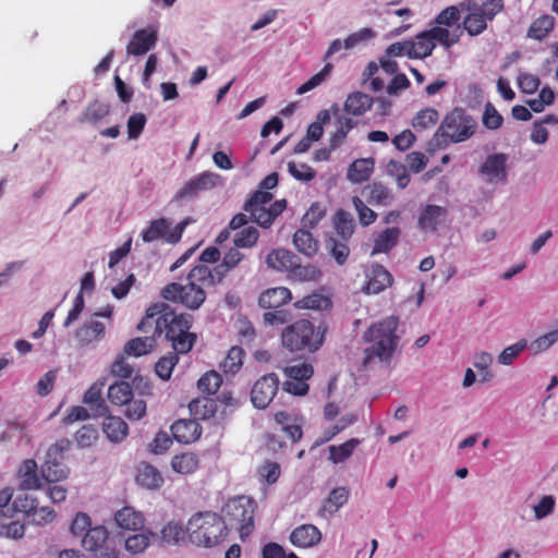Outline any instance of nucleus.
<instances>
[{"label":"nucleus","mask_w":558,"mask_h":558,"mask_svg":"<svg viewBox=\"0 0 558 558\" xmlns=\"http://www.w3.org/2000/svg\"><path fill=\"white\" fill-rule=\"evenodd\" d=\"M477 121L462 108H454L442 119L426 146V150L434 154L445 149L450 143L458 144L470 140L476 132Z\"/></svg>","instance_id":"obj_1"},{"label":"nucleus","mask_w":558,"mask_h":558,"mask_svg":"<svg viewBox=\"0 0 558 558\" xmlns=\"http://www.w3.org/2000/svg\"><path fill=\"white\" fill-rule=\"evenodd\" d=\"M399 318L395 315L388 316L380 322L372 324L364 332V341L369 345L364 350L363 364L367 366L373 360L389 363L396 351L399 337L396 331Z\"/></svg>","instance_id":"obj_2"},{"label":"nucleus","mask_w":558,"mask_h":558,"mask_svg":"<svg viewBox=\"0 0 558 558\" xmlns=\"http://www.w3.org/2000/svg\"><path fill=\"white\" fill-rule=\"evenodd\" d=\"M228 532L226 520L214 511H198L186 523L190 543L201 548L218 546L227 538Z\"/></svg>","instance_id":"obj_3"},{"label":"nucleus","mask_w":558,"mask_h":558,"mask_svg":"<svg viewBox=\"0 0 558 558\" xmlns=\"http://www.w3.org/2000/svg\"><path fill=\"white\" fill-rule=\"evenodd\" d=\"M193 316L191 314H175L170 306L168 313L156 323L157 336L165 332L166 339L171 342V347L177 354L189 353L197 340V336L191 332Z\"/></svg>","instance_id":"obj_4"},{"label":"nucleus","mask_w":558,"mask_h":558,"mask_svg":"<svg viewBox=\"0 0 558 558\" xmlns=\"http://www.w3.org/2000/svg\"><path fill=\"white\" fill-rule=\"evenodd\" d=\"M326 332L325 323L315 326L311 320L300 319L283 329L281 340L283 347L291 352L314 353L323 345Z\"/></svg>","instance_id":"obj_5"},{"label":"nucleus","mask_w":558,"mask_h":558,"mask_svg":"<svg viewBox=\"0 0 558 558\" xmlns=\"http://www.w3.org/2000/svg\"><path fill=\"white\" fill-rule=\"evenodd\" d=\"M256 502L247 496H236L229 499L221 512L227 524L236 526L242 541L254 531V513Z\"/></svg>","instance_id":"obj_6"},{"label":"nucleus","mask_w":558,"mask_h":558,"mask_svg":"<svg viewBox=\"0 0 558 558\" xmlns=\"http://www.w3.org/2000/svg\"><path fill=\"white\" fill-rule=\"evenodd\" d=\"M163 300L180 303L184 307L196 311L206 300V292L199 284L190 283L182 284L179 282L168 283L160 292Z\"/></svg>","instance_id":"obj_7"},{"label":"nucleus","mask_w":558,"mask_h":558,"mask_svg":"<svg viewBox=\"0 0 558 558\" xmlns=\"http://www.w3.org/2000/svg\"><path fill=\"white\" fill-rule=\"evenodd\" d=\"M82 546L96 554L98 558H117L118 551L109 539V532L104 525L89 527L82 538Z\"/></svg>","instance_id":"obj_8"},{"label":"nucleus","mask_w":558,"mask_h":558,"mask_svg":"<svg viewBox=\"0 0 558 558\" xmlns=\"http://www.w3.org/2000/svg\"><path fill=\"white\" fill-rule=\"evenodd\" d=\"M220 175L214 172L205 171L193 177L180 190L177 191L172 201L177 203H187L194 201L202 192L209 191L217 185Z\"/></svg>","instance_id":"obj_9"},{"label":"nucleus","mask_w":558,"mask_h":558,"mask_svg":"<svg viewBox=\"0 0 558 558\" xmlns=\"http://www.w3.org/2000/svg\"><path fill=\"white\" fill-rule=\"evenodd\" d=\"M279 377L269 373L258 378L251 389V401L256 409H266L275 398L279 388Z\"/></svg>","instance_id":"obj_10"},{"label":"nucleus","mask_w":558,"mask_h":558,"mask_svg":"<svg viewBox=\"0 0 558 558\" xmlns=\"http://www.w3.org/2000/svg\"><path fill=\"white\" fill-rule=\"evenodd\" d=\"M508 155L505 153H495L486 157L478 169V173L487 183H505L508 178Z\"/></svg>","instance_id":"obj_11"},{"label":"nucleus","mask_w":558,"mask_h":558,"mask_svg":"<svg viewBox=\"0 0 558 558\" xmlns=\"http://www.w3.org/2000/svg\"><path fill=\"white\" fill-rule=\"evenodd\" d=\"M158 40V32L154 26L138 29L126 46L128 54L143 56L155 48Z\"/></svg>","instance_id":"obj_12"},{"label":"nucleus","mask_w":558,"mask_h":558,"mask_svg":"<svg viewBox=\"0 0 558 558\" xmlns=\"http://www.w3.org/2000/svg\"><path fill=\"white\" fill-rule=\"evenodd\" d=\"M448 215L447 208L438 205H426L417 220V227L425 232H436Z\"/></svg>","instance_id":"obj_13"},{"label":"nucleus","mask_w":558,"mask_h":558,"mask_svg":"<svg viewBox=\"0 0 558 558\" xmlns=\"http://www.w3.org/2000/svg\"><path fill=\"white\" fill-rule=\"evenodd\" d=\"M266 264L274 270L292 272L299 266V256L289 250L276 248L267 255Z\"/></svg>","instance_id":"obj_14"},{"label":"nucleus","mask_w":558,"mask_h":558,"mask_svg":"<svg viewBox=\"0 0 558 558\" xmlns=\"http://www.w3.org/2000/svg\"><path fill=\"white\" fill-rule=\"evenodd\" d=\"M173 438L181 444H190L202 435V427L195 420H178L171 425Z\"/></svg>","instance_id":"obj_15"},{"label":"nucleus","mask_w":558,"mask_h":558,"mask_svg":"<svg viewBox=\"0 0 558 558\" xmlns=\"http://www.w3.org/2000/svg\"><path fill=\"white\" fill-rule=\"evenodd\" d=\"M367 277L365 291L372 294L380 293L393 281L391 274L380 264L373 265Z\"/></svg>","instance_id":"obj_16"},{"label":"nucleus","mask_w":558,"mask_h":558,"mask_svg":"<svg viewBox=\"0 0 558 558\" xmlns=\"http://www.w3.org/2000/svg\"><path fill=\"white\" fill-rule=\"evenodd\" d=\"M322 539L320 531L313 524H303L295 527L291 535L290 542L296 547H312Z\"/></svg>","instance_id":"obj_17"},{"label":"nucleus","mask_w":558,"mask_h":558,"mask_svg":"<svg viewBox=\"0 0 558 558\" xmlns=\"http://www.w3.org/2000/svg\"><path fill=\"white\" fill-rule=\"evenodd\" d=\"M292 299L291 291L284 287L266 290L259 295L258 304L263 308H279Z\"/></svg>","instance_id":"obj_18"},{"label":"nucleus","mask_w":558,"mask_h":558,"mask_svg":"<svg viewBox=\"0 0 558 558\" xmlns=\"http://www.w3.org/2000/svg\"><path fill=\"white\" fill-rule=\"evenodd\" d=\"M187 537L186 525L181 522L170 520L160 531V535L156 539L160 541L163 545H181Z\"/></svg>","instance_id":"obj_19"},{"label":"nucleus","mask_w":558,"mask_h":558,"mask_svg":"<svg viewBox=\"0 0 558 558\" xmlns=\"http://www.w3.org/2000/svg\"><path fill=\"white\" fill-rule=\"evenodd\" d=\"M333 227L335 231L327 235H333L338 239L350 241L354 233L355 222L350 213L339 209L333 217Z\"/></svg>","instance_id":"obj_20"},{"label":"nucleus","mask_w":558,"mask_h":558,"mask_svg":"<svg viewBox=\"0 0 558 558\" xmlns=\"http://www.w3.org/2000/svg\"><path fill=\"white\" fill-rule=\"evenodd\" d=\"M41 477L48 483L59 482L66 478L69 469L63 462V459L56 458L53 461L52 457L46 454L45 462L40 469Z\"/></svg>","instance_id":"obj_21"},{"label":"nucleus","mask_w":558,"mask_h":558,"mask_svg":"<svg viewBox=\"0 0 558 558\" xmlns=\"http://www.w3.org/2000/svg\"><path fill=\"white\" fill-rule=\"evenodd\" d=\"M136 482L147 489H157L163 483V478L157 468L142 462L137 468Z\"/></svg>","instance_id":"obj_22"},{"label":"nucleus","mask_w":558,"mask_h":558,"mask_svg":"<svg viewBox=\"0 0 558 558\" xmlns=\"http://www.w3.org/2000/svg\"><path fill=\"white\" fill-rule=\"evenodd\" d=\"M102 430L111 442L119 444L128 436L129 426L120 416L108 415L102 423Z\"/></svg>","instance_id":"obj_23"},{"label":"nucleus","mask_w":558,"mask_h":558,"mask_svg":"<svg viewBox=\"0 0 558 558\" xmlns=\"http://www.w3.org/2000/svg\"><path fill=\"white\" fill-rule=\"evenodd\" d=\"M105 325L101 322L90 318L76 329L75 338L81 345H87L105 335Z\"/></svg>","instance_id":"obj_24"},{"label":"nucleus","mask_w":558,"mask_h":558,"mask_svg":"<svg viewBox=\"0 0 558 558\" xmlns=\"http://www.w3.org/2000/svg\"><path fill=\"white\" fill-rule=\"evenodd\" d=\"M104 385V381L93 384L83 397V402L89 404L95 412L94 416H106L109 413V408L101 398Z\"/></svg>","instance_id":"obj_25"},{"label":"nucleus","mask_w":558,"mask_h":558,"mask_svg":"<svg viewBox=\"0 0 558 558\" xmlns=\"http://www.w3.org/2000/svg\"><path fill=\"white\" fill-rule=\"evenodd\" d=\"M117 524L124 530L137 531L144 526V515L132 507H124L116 512Z\"/></svg>","instance_id":"obj_26"},{"label":"nucleus","mask_w":558,"mask_h":558,"mask_svg":"<svg viewBox=\"0 0 558 558\" xmlns=\"http://www.w3.org/2000/svg\"><path fill=\"white\" fill-rule=\"evenodd\" d=\"M374 98L362 92H353L344 101V111L352 116H362L372 108Z\"/></svg>","instance_id":"obj_27"},{"label":"nucleus","mask_w":558,"mask_h":558,"mask_svg":"<svg viewBox=\"0 0 558 558\" xmlns=\"http://www.w3.org/2000/svg\"><path fill=\"white\" fill-rule=\"evenodd\" d=\"M401 235V231L397 227L387 228L383 230L374 240V246L372 250V255L388 253L390 252L399 242Z\"/></svg>","instance_id":"obj_28"},{"label":"nucleus","mask_w":558,"mask_h":558,"mask_svg":"<svg viewBox=\"0 0 558 558\" xmlns=\"http://www.w3.org/2000/svg\"><path fill=\"white\" fill-rule=\"evenodd\" d=\"M170 310V305L166 303H155L150 305L146 310V314L143 319L137 325V330L141 332H149L150 329H154V338L157 336L156 332V323L161 318V316L166 315Z\"/></svg>","instance_id":"obj_29"},{"label":"nucleus","mask_w":558,"mask_h":558,"mask_svg":"<svg viewBox=\"0 0 558 558\" xmlns=\"http://www.w3.org/2000/svg\"><path fill=\"white\" fill-rule=\"evenodd\" d=\"M373 158H361L353 161L348 169L347 178L352 183H362L367 181L374 171Z\"/></svg>","instance_id":"obj_30"},{"label":"nucleus","mask_w":558,"mask_h":558,"mask_svg":"<svg viewBox=\"0 0 558 558\" xmlns=\"http://www.w3.org/2000/svg\"><path fill=\"white\" fill-rule=\"evenodd\" d=\"M325 248L339 266H343L347 263L351 252L349 241L333 235H326Z\"/></svg>","instance_id":"obj_31"},{"label":"nucleus","mask_w":558,"mask_h":558,"mask_svg":"<svg viewBox=\"0 0 558 558\" xmlns=\"http://www.w3.org/2000/svg\"><path fill=\"white\" fill-rule=\"evenodd\" d=\"M363 193L367 202L374 206H388L393 201L391 191L379 182L367 185Z\"/></svg>","instance_id":"obj_32"},{"label":"nucleus","mask_w":558,"mask_h":558,"mask_svg":"<svg viewBox=\"0 0 558 558\" xmlns=\"http://www.w3.org/2000/svg\"><path fill=\"white\" fill-rule=\"evenodd\" d=\"M22 477L21 488L24 490L38 489L41 487V476L37 474V463L35 460H25L20 469Z\"/></svg>","instance_id":"obj_33"},{"label":"nucleus","mask_w":558,"mask_h":558,"mask_svg":"<svg viewBox=\"0 0 558 558\" xmlns=\"http://www.w3.org/2000/svg\"><path fill=\"white\" fill-rule=\"evenodd\" d=\"M295 248L307 257H313L318 251V241L305 228H301L293 234Z\"/></svg>","instance_id":"obj_34"},{"label":"nucleus","mask_w":558,"mask_h":558,"mask_svg":"<svg viewBox=\"0 0 558 558\" xmlns=\"http://www.w3.org/2000/svg\"><path fill=\"white\" fill-rule=\"evenodd\" d=\"M157 537L158 534L150 530H146L143 533L133 534L125 539V550L132 555L142 554L148 548L151 539Z\"/></svg>","instance_id":"obj_35"},{"label":"nucleus","mask_w":558,"mask_h":558,"mask_svg":"<svg viewBox=\"0 0 558 558\" xmlns=\"http://www.w3.org/2000/svg\"><path fill=\"white\" fill-rule=\"evenodd\" d=\"M133 398V390L128 381H116L108 388V399L114 405L128 404Z\"/></svg>","instance_id":"obj_36"},{"label":"nucleus","mask_w":558,"mask_h":558,"mask_svg":"<svg viewBox=\"0 0 558 558\" xmlns=\"http://www.w3.org/2000/svg\"><path fill=\"white\" fill-rule=\"evenodd\" d=\"M155 347L154 337H137L129 340L123 348L126 356H142L148 354Z\"/></svg>","instance_id":"obj_37"},{"label":"nucleus","mask_w":558,"mask_h":558,"mask_svg":"<svg viewBox=\"0 0 558 558\" xmlns=\"http://www.w3.org/2000/svg\"><path fill=\"white\" fill-rule=\"evenodd\" d=\"M436 44L429 38L427 31H423L411 40L412 54L410 59H424L432 54Z\"/></svg>","instance_id":"obj_38"},{"label":"nucleus","mask_w":558,"mask_h":558,"mask_svg":"<svg viewBox=\"0 0 558 558\" xmlns=\"http://www.w3.org/2000/svg\"><path fill=\"white\" fill-rule=\"evenodd\" d=\"M170 222L166 218H160L150 222L149 227L142 231V239L146 243L163 239L167 242V234Z\"/></svg>","instance_id":"obj_39"},{"label":"nucleus","mask_w":558,"mask_h":558,"mask_svg":"<svg viewBox=\"0 0 558 558\" xmlns=\"http://www.w3.org/2000/svg\"><path fill=\"white\" fill-rule=\"evenodd\" d=\"M337 130L333 134H331L329 138V144H331V149H337L345 140L348 133L355 128L356 122L344 116H339L336 120Z\"/></svg>","instance_id":"obj_40"},{"label":"nucleus","mask_w":558,"mask_h":558,"mask_svg":"<svg viewBox=\"0 0 558 558\" xmlns=\"http://www.w3.org/2000/svg\"><path fill=\"white\" fill-rule=\"evenodd\" d=\"M350 492L344 486L333 488L324 502V510L330 514L336 513L349 499Z\"/></svg>","instance_id":"obj_41"},{"label":"nucleus","mask_w":558,"mask_h":558,"mask_svg":"<svg viewBox=\"0 0 558 558\" xmlns=\"http://www.w3.org/2000/svg\"><path fill=\"white\" fill-rule=\"evenodd\" d=\"M198 466V458L193 452L177 454L171 460V468L180 474H190Z\"/></svg>","instance_id":"obj_42"},{"label":"nucleus","mask_w":558,"mask_h":558,"mask_svg":"<svg viewBox=\"0 0 558 558\" xmlns=\"http://www.w3.org/2000/svg\"><path fill=\"white\" fill-rule=\"evenodd\" d=\"M191 412L202 420L213 417L217 412V401L210 398L193 400L189 405Z\"/></svg>","instance_id":"obj_43"},{"label":"nucleus","mask_w":558,"mask_h":558,"mask_svg":"<svg viewBox=\"0 0 558 558\" xmlns=\"http://www.w3.org/2000/svg\"><path fill=\"white\" fill-rule=\"evenodd\" d=\"M294 305L296 308L324 311L331 307L332 303L328 296L320 293H313L299 300Z\"/></svg>","instance_id":"obj_44"},{"label":"nucleus","mask_w":558,"mask_h":558,"mask_svg":"<svg viewBox=\"0 0 558 558\" xmlns=\"http://www.w3.org/2000/svg\"><path fill=\"white\" fill-rule=\"evenodd\" d=\"M26 512L27 523L35 525H44L51 522L56 513L49 507L32 506Z\"/></svg>","instance_id":"obj_45"},{"label":"nucleus","mask_w":558,"mask_h":558,"mask_svg":"<svg viewBox=\"0 0 558 558\" xmlns=\"http://www.w3.org/2000/svg\"><path fill=\"white\" fill-rule=\"evenodd\" d=\"M360 444V440L356 438H351L350 440L341 444L340 446H330L329 447V459L335 463H341L345 461L353 452L355 447Z\"/></svg>","instance_id":"obj_46"},{"label":"nucleus","mask_w":558,"mask_h":558,"mask_svg":"<svg viewBox=\"0 0 558 558\" xmlns=\"http://www.w3.org/2000/svg\"><path fill=\"white\" fill-rule=\"evenodd\" d=\"M179 362V354L170 352L165 356H161L155 364V372L162 380H168L171 377L174 366Z\"/></svg>","instance_id":"obj_47"},{"label":"nucleus","mask_w":558,"mask_h":558,"mask_svg":"<svg viewBox=\"0 0 558 558\" xmlns=\"http://www.w3.org/2000/svg\"><path fill=\"white\" fill-rule=\"evenodd\" d=\"M439 112L434 108L420 110L412 120V126L416 130H425L438 122Z\"/></svg>","instance_id":"obj_48"},{"label":"nucleus","mask_w":558,"mask_h":558,"mask_svg":"<svg viewBox=\"0 0 558 558\" xmlns=\"http://www.w3.org/2000/svg\"><path fill=\"white\" fill-rule=\"evenodd\" d=\"M186 279L190 283L194 284L202 283L207 287L215 284V275L213 270L205 265H197L191 269Z\"/></svg>","instance_id":"obj_49"},{"label":"nucleus","mask_w":558,"mask_h":558,"mask_svg":"<svg viewBox=\"0 0 558 558\" xmlns=\"http://www.w3.org/2000/svg\"><path fill=\"white\" fill-rule=\"evenodd\" d=\"M109 113V106L105 102L95 100L87 106L82 117L81 122L88 121L90 123H97Z\"/></svg>","instance_id":"obj_50"},{"label":"nucleus","mask_w":558,"mask_h":558,"mask_svg":"<svg viewBox=\"0 0 558 558\" xmlns=\"http://www.w3.org/2000/svg\"><path fill=\"white\" fill-rule=\"evenodd\" d=\"M554 28V19L544 15L532 23L527 36L533 39H543Z\"/></svg>","instance_id":"obj_51"},{"label":"nucleus","mask_w":558,"mask_h":558,"mask_svg":"<svg viewBox=\"0 0 558 558\" xmlns=\"http://www.w3.org/2000/svg\"><path fill=\"white\" fill-rule=\"evenodd\" d=\"M244 356V350L240 347H232L223 362L221 363V367L223 372L235 374L240 367L242 366V361Z\"/></svg>","instance_id":"obj_52"},{"label":"nucleus","mask_w":558,"mask_h":558,"mask_svg":"<svg viewBox=\"0 0 558 558\" xmlns=\"http://www.w3.org/2000/svg\"><path fill=\"white\" fill-rule=\"evenodd\" d=\"M222 383L221 376L215 372L210 371L204 374L197 381L198 389L207 395H215L220 385Z\"/></svg>","instance_id":"obj_53"},{"label":"nucleus","mask_w":558,"mask_h":558,"mask_svg":"<svg viewBox=\"0 0 558 558\" xmlns=\"http://www.w3.org/2000/svg\"><path fill=\"white\" fill-rule=\"evenodd\" d=\"M326 215V208L318 202L313 203L302 217L303 228L314 229Z\"/></svg>","instance_id":"obj_54"},{"label":"nucleus","mask_w":558,"mask_h":558,"mask_svg":"<svg viewBox=\"0 0 558 558\" xmlns=\"http://www.w3.org/2000/svg\"><path fill=\"white\" fill-rule=\"evenodd\" d=\"M387 173L396 179L399 189H405L410 183V175L403 163L397 160H390L387 163Z\"/></svg>","instance_id":"obj_55"},{"label":"nucleus","mask_w":558,"mask_h":558,"mask_svg":"<svg viewBox=\"0 0 558 558\" xmlns=\"http://www.w3.org/2000/svg\"><path fill=\"white\" fill-rule=\"evenodd\" d=\"M504 122L502 116L497 111L492 102H487L484 107L482 116L483 125L490 131L498 130Z\"/></svg>","instance_id":"obj_56"},{"label":"nucleus","mask_w":558,"mask_h":558,"mask_svg":"<svg viewBox=\"0 0 558 558\" xmlns=\"http://www.w3.org/2000/svg\"><path fill=\"white\" fill-rule=\"evenodd\" d=\"M462 25L470 36H477L487 27V23L484 21L481 12L468 14L463 19Z\"/></svg>","instance_id":"obj_57"},{"label":"nucleus","mask_w":558,"mask_h":558,"mask_svg":"<svg viewBox=\"0 0 558 558\" xmlns=\"http://www.w3.org/2000/svg\"><path fill=\"white\" fill-rule=\"evenodd\" d=\"M288 172L298 181L310 182L316 177V171L306 163L288 162Z\"/></svg>","instance_id":"obj_58"},{"label":"nucleus","mask_w":558,"mask_h":558,"mask_svg":"<svg viewBox=\"0 0 558 558\" xmlns=\"http://www.w3.org/2000/svg\"><path fill=\"white\" fill-rule=\"evenodd\" d=\"M291 275L301 281H317L322 277V271L312 264L302 266L299 258V266L293 268Z\"/></svg>","instance_id":"obj_59"},{"label":"nucleus","mask_w":558,"mask_h":558,"mask_svg":"<svg viewBox=\"0 0 558 558\" xmlns=\"http://www.w3.org/2000/svg\"><path fill=\"white\" fill-rule=\"evenodd\" d=\"M283 373L288 380H307L313 376L314 369L311 364L302 363L284 367Z\"/></svg>","instance_id":"obj_60"},{"label":"nucleus","mask_w":558,"mask_h":558,"mask_svg":"<svg viewBox=\"0 0 558 558\" xmlns=\"http://www.w3.org/2000/svg\"><path fill=\"white\" fill-rule=\"evenodd\" d=\"M259 232L255 227H247L239 231L233 239L236 247H252L256 244Z\"/></svg>","instance_id":"obj_61"},{"label":"nucleus","mask_w":558,"mask_h":558,"mask_svg":"<svg viewBox=\"0 0 558 558\" xmlns=\"http://www.w3.org/2000/svg\"><path fill=\"white\" fill-rule=\"evenodd\" d=\"M98 438V429L87 424L82 426L75 434V441L80 448H87Z\"/></svg>","instance_id":"obj_62"},{"label":"nucleus","mask_w":558,"mask_h":558,"mask_svg":"<svg viewBox=\"0 0 558 558\" xmlns=\"http://www.w3.org/2000/svg\"><path fill=\"white\" fill-rule=\"evenodd\" d=\"M460 8L450 5L444 9L436 17L434 23L440 26L451 27L460 20Z\"/></svg>","instance_id":"obj_63"},{"label":"nucleus","mask_w":558,"mask_h":558,"mask_svg":"<svg viewBox=\"0 0 558 558\" xmlns=\"http://www.w3.org/2000/svg\"><path fill=\"white\" fill-rule=\"evenodd\" d=\"M147 122L144 113H134L128 119V136L130 140H136L142 134Z\"/></svg>","instance_id":"obj_64"}]
</instances>
